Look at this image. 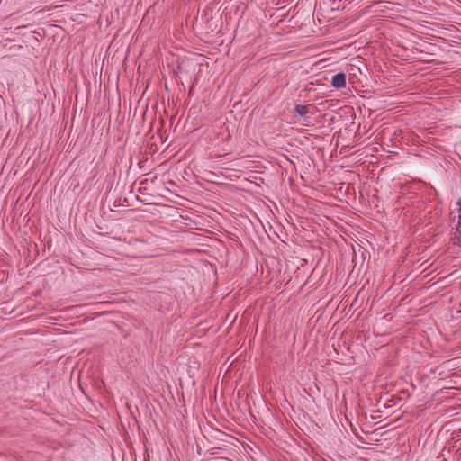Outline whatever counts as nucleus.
<instances>
[{
	"instance_id": "obj_2",
	"label": "nucleus",
	"mask_w": 461,
	"mask_h": 461,
	"mask_svg": "<svg viewBox=\"0 0 461 461\" xmlns=\"http://www.w3.org/2000/svg\"><path fill=\"white\" fill-rule=\"evenodd\" d=\"M294 111L296 113H298L300 116H305L308 113V106L298 104L295 106Z\"/></svg>"
},
{
	"instance_id": "obj_4",
	"label": "nucleus",
	"mask_w": 461,
	"mask_h": 461,
	"mask_svg": "<svg viewBox=\"0 0 461 461\" xmlns=\"http://www.w3.org/2000/svg\"><path fill=\"white\" fill-rule=\"evenodd\" d=\"M356 58L360 59L362 57H361V55H357Z\"/></svg>"
},
{
	"instance_id": "obj_3",
	"label": "nucleus",
	"mask_w": 461,
	"mask_h": 461,
	"mask_svg": "<svg viewBox=\"0 0 461 461\" xmlns=\"http://www.w3.org/2000/svg\"><path fill=\"white\" fill-rule=\"evenodd\" d=\"M117 44H118V42H114V41H113V42L111 43V45L109 46V48H108V50H107V54H108V55H110V54L112 53V51L113 50V49H115V48H116Z\"/></svg>"
},
{
	"instance_id": "obj_1",
	"label": "nucleus",
	"mask_w": 461,
	"mask_h": 461,
	"mask_svg": "<svg viewBox=\"0 0 461 461\" xmlns=\"http://www.w3.org/2000/svg\"><path fill=\"white\" fill-rule=\"evenodd\" d=\"M347 81H346V74L343 72L337 73L332 77L331 79V86L334 88L341 89L346 87Z\"/></svg>"
}]
</instances>
